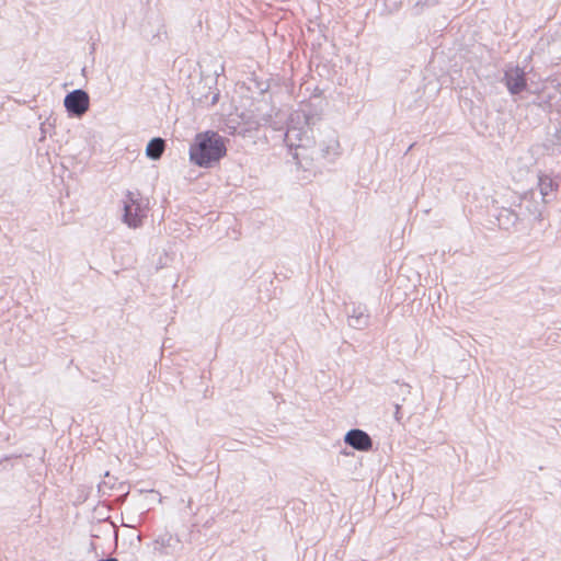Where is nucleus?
<instances>
[{"mask_svg": "<svg viewBox=\"0 0 561 561\" xmlns=\"http://www.w3.org/2000/svg\"><path fill=\"white\" fill-rule=\"evenodd\" d=\"M538 187L545 203L556 198V193L559 188V182L557 178H552L550 174L540 172L538 174Z\"/></svg>", "mask_w": 561, "mask_h": 561, "instance_id": "obj_10", "label": "nucleus"}, {"mask_svg": "<svg viewBox=\"0 0 561 561\" xmlns=\"http://www.w3.org/2000/svg\"><path fill=\"white\" fill-rule=\"evenodd\" d=\"M436 3H437V0L417 1L414 5L415 13L420 14L422 12L423 8L434 7Z\"/></svg>", "mask_w": 561, "mask_h": 561, "instance_id": "obj_13", "label": "nucleus"}, {"mask_svg": "<svg viewBox=\"0 0 561 561\" xmlns=\"http://www.w3.org/2000/svg\"><path fill=\"white\" fill-rule=\"evenodd\" d=\"M260 559H262V561H266L264 554H262L261 557L256 556V560L259 561Z\"/></svg>", "mask_w": 561, "mask_h": 561, "instance_id": "obj_21", "label": "nucleus"}, {"mask_svg": "<svg viewBox=\"0 0 561 561\" xmlns=\"http://www.w3.org/2000/svg\"><path fill=\"white\" fill-rule=\"evenodd\" d=\"M218 100V94H214L213 99H211V104H215Z\"/></svg>", "mask_w": 561, "mask_h": 561, "instance_id": "obj_20", "label": "nucleus"}, {"mask_svg": "<svg viewBox=\"0 0 561 561\" xmlns=\"http://www.w3.org/2000/svg\"><path fill=\"white\" fill-rule=\"evenodd\" d=\"M340 149L341 147L337 138L332 136L328 141H321L319 146H317L316 142L313 147L308 148L307 150L293 147V150L289 152L299 169L311 171L316 161L333 162L341 154Z\"/></svg>", "mask_w": 561, "mask_h": 561, "instance_id": "obj_4", "label": "nucleus"}, {"mask_svg": "<svg viewBox=\"0 0 561 561\" xmlns=\"http://www.w3.org/2000/svg\"><path fill=\"white\" fill-rule=\"evenodd\" d=\"M394 409H396V411H394V419H396V421L398 423H401L402 422V417H403L402 416V412H401L402 408H401V405L399 403H396L394 404Z\"/></svg>", "mask_w": 561, "mask_h": 561, "instance_id": "obj_15", "label": "nucleus"}, {"mask_svg": "<svg viewBox=\"0 0 561 561\" xmlns=\"http://www.w3.org/2000/svg\"><path fill=\"white\" fill-rule=\"evenodd\" d=\"M165 148V142L162 138H152L146 147V156L151 160H158L161 158Z\"/></svg>", "mask_w": 561, "mask_h": 561, "instance_id": "obj_12", "label": "nucleus"}, {"mask_svg": "<svg viewBox=\"0 0 561 561\" xmlns=\"http://www.w3.org/2000/svg\"><path fill=\"white\" fill-rule=\"evenodd\" d=\"M256 37L259 38L260 42H265L264 35L257 34Z\"/></svg>", "mask_w": 561, "mask_h": 561, "instance_id": "obj_19", "label": "nucleus"}, {"mask_svg": "<svg viewBox=\"0 0 561 561\" xmlns=\"http://www.w3.org/2000/svg\"><path fill=\"white\" fill-rule=\"evenodd\" d=\"M322 101L302 103L298 110L293 111L286 118L284 141L291 151L293 147L307 150L316 144L314 126L322 119Z\"/></svg>", "mask_w": 561, "mask_h": 561, "instance_id": "obj_2", "label": "nucleus"}, {"mask_svg": "<svg viewBox=\"0 0 561 561\" xmlns=\"http://www.w3.org/2000/svg\"><path fill=\"white\" fill-rule=\"evenodd\" d=\"M64 105L68 113H70L73 116L80 117L89 110V94L81 89L73 90L65 96Z\"/></svg>", "mask_w": 561, "mask_h": 561, "instance_id": "obj_8", "label": "nucleus"}, {"mask_svg": "<svg viewBox=\"0 0 561 561\" xmlns=\"http://www.w3.org/2000/svg\"><path fill=\"white\" fill-rule=\"evenodd\" d=\"M261 213H262V211H261V210H259V209H253V210L249 214L248 219L253 220V221H260V222H262V221H261Z\"/></svg>", "mask_w": 561, "mask_h": 561, "instance_id": "obj_14", "label": "nucleus"}, {"mask_svg": "<svg viewBox=\"0 0 561 561\" xmlns=\"http://www.w3.org/2000/svg\"><path fill=\"white\" fill-rule=\"evenodd\" d=\"M370 314L365 305H354L348 314V325L356 330H364L369 325Z\"/></svg>", "mask_w": 561, "mask_h": 561, "instance_id": "obj_11", "label": "nucleus"}, {"mask_svg": "<svg viewBox=\"0 0 561 561\" xmlns=\"http://www.w3.org/2000/svg\"><path fill=\"white\" fill-rule=\"evenodd\" d=\"M501 229L503 230H513L517 229V225L523 220V204L513 203L510 207L502 206L500 208H495V213L492 215Z\"/></svg>", "mask_w": 561, "mask_h": 561, "instance_id": "obj_7", "label": "nucleus"}, {"mask_svg": "<svg viewBox=\"0 0 561 561\" xmlns=\"http://www.w3.org/2000/svg\"><path fill=\"white\" fill-rule=\"evenodd\" d=\"M344 443L358 451H371L374 449V440L370 435L360 430L352 428L344 435Z\"/></svg>", "mask_w": 561, "mask_h": 561, "instance_id": "obj_9", "label": "nucleus"}, {"mask_svg": "<svg viewBox=\"0 0 561 561\" xmlns=\"http://www.w3.org/2000/svg\"><path fill=\"white\" fill-rule=\"evenodd\" d=\"M397 386H398V388L401 390V392L403 394L410 393V386L409 385H405V383L399 385V383H397Z\"/></svg>", "mask_w": 561, "mask_h": 561, "instance_id": "obj_16", "label": "nucleus"}, {"mask_svg": "<svg viewBox=\"0 0 561 561\" xmlns=\"http://www.w3.org/2000/svg\"><path fill=\"white\" fill-rule=\"evenodd\" d=\"M247 27H248V32H251V30H250V23H249V22H248V24H247Z\"/></svg>", "mask_w": 561, "mask_h": 561, "instance_id": "obj_22", "label": "nucleus"}, {"mask_svg": "<svg viewBox=\"0 0 561 561\" xmlns=\"http://www.w3.org/2000/svg\"><path fill=\"white\" fill-rule=\"evenodd\" d=\"M123 221L129 228L136 229L142 225L147 216V207L139 194L128 192L124 199Z\"/></svg>", "mask_w": 561, "mask_h": 561, "instance_id": "obj_5", "label": "nucleus"}, {"mask_svg": "<svg viewBox=\"0 0 561 561\" xmlns=\"http://www.w3.org/2000/svg\"><path fill=\"white\" fill-rule=\"evenodd\" d=\"M554 137H556L557 144L561 146V127H560V129H558L556 131Z\"/></svg>", "mask_w": 561, "mask_h": 561, "instance_id": "obj_17", "label": "nucleus"}, {"mask_svg": "<svg viewBox=\"0 0 561 561\" xmlns=\"http://www.w3.org/2000/svg\"><path fill=\"white\" fill-rule=\"evenodd\" d=\"M252 65L248 64V70ZM271 75L257 66V69L248 71V141L252 139L259 150L268 148L267 126L273 130L282 129L279 125L284 117L275 111L273 92L271 90Z\"/></svg>", "mask_w": 561, "mask_h": 561, "instance_id": "obj_1", "label": "nucleus"}, {"mask_svg": "<svg viewBox=\"0 0 561 561\" xmlns=\"http://www.w3.org/2000/svg\"><path fill=\"white\" fill-rule=\"evenodd\" d=\"M222 70H224V67H222L221 65H218V66L216 67V69L214 70V75H215L216 77H218V76H219V71H222Z\"/></svg>", "mask_w": 561, "mask_h": 561, "instance_id": "obj_18", "label": "nucleus"}, {"mask_svg": "<svg viewBox=\"0 0 561 561\" xmlns=\"http://www.w3.org/2000/svg\"><path fill=\"white\" fill-rule=\"evenodd\" d=\"M226 152L221 136L215 131L197 134L190 148V159L201 168H209L218 162Z\"/></svg>", "mask_w": 561, "mask_h": 561, "instance_id": "obj_3", "label": "nucleus"}, {"mask_svg": "<svg viewBox=\"0 0 561 561\" xmlns=\"http://www.w3.org/2000/svg\"><path fill=\"white\" fill-rule=\"evenodd\" d=\"M501 82L504 83L511 95H519L528 89L527 72L524 67L518 65H506Z\"/></svg>", "mask_w": 561, "mask_h": 561, "instance_id": "obj_6", "label": "nucleus"}]
</instances>
